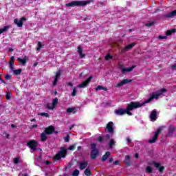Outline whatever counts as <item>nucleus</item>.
Wrapping results in <instances>:
<instances>
[{
  "label": "nucleus",
  "instance_id": "1a4fd4ad",
  "mask_svg": "<svg viewBox=\"0 0 176 176\" xmlns=\"http://www.w3.org/2000/svg\"><path fill=\"white\" fill-rule=\"evenodd\" d=\"M24 21H27V18L22 16L19 21V19H15L14 20V23L16 24L17 27H23Z\"/></svg>",
  "mask_w": 176,
  "mask_h": 176
},
{
  "label": "nucleus",
  "instance_id": "6e6552de",
  "mask_svg": "<svg viewBox=\"0 0 176 176\" xmlns=\"http://www.w3.org/2000/svg\"><path fill=\"white\" fill-rule=\"evenodd\" d=\"M93 76H90L85 81H83L81 84L78 85V87L80 89L87 87L89 83L91 82V79H93Z\"/></svg>",
  "mask_w": 176,
  "mask_h": 176
},
{
  "label": "nucleus",
  "instance_id": "a18cd8bd",
  "mask_svg": "<svg viewBox=\"0 0 176 176\" xmlns=\"http://www.w3.org/2000/svg\"><path fill=\"white\" fill-rule=\"evenodd\" d=\"M153 25H155V22H150L146 24V27H153Z\"/></svg>",
  "mask_w": 176,
  "mask_h": 176
},
{
  "label": "nucleus",
  "instance_id": "bb28decb",
  "mask_svg": "<svg viewBox=\"0 0 176 176\" xmlns=\"http://www.w3.org/2000/svg\"><path fill=\"white\" fill-rule=\"evenodd\" d=\"M135 45H136L135 43H131V44L126 45V46L125 47V49H126V50H130L133 49V47L135 46Z\"/></svg>",
  "mask_w": 176,
  "mask_h": 176
},
{
  "label": "nucleus",
  "instance_id": "bf43d9fd",
  "mask_svg": "<svg viewBox=\"0 0 176 176\" xmlns=\"http://www.w3.org/2000/svg\"><path fill=\"white\" fill-rule=\"evenodd\" d=\"M0 82H1V83H4V84L6 83V82L1 77H0Z\"/></svg>",
  "mask_w": 176,
  "mask_h": 176
},
{
  "label": "nucleus",
  "instance_id": "20e7f679",
  "mask_svg": "<svg viewBox=\"0 0 176 176\" xmlns=\"http://www.w3.org/2000/svg\"><path fill=\"white\" fill-rule=\"evenodd\" d=\"M144 104L146 103H140V102H131L130 104H129L126 107V109H128V110L129 111H133V109H137V108H141V107H142V105H144Z\"/></svg>",
  "mask_w": 176,
  "mask_h": 176
},
{
  "label": "nucleus",
  "instance_id": "6e6d98bb",
  "mask_svg": "<svg viewBox=\"0 0 176 176\" xmlns=\"http://www.w3.org/2000/svg\"><path fill=\"white\" fill-rule=\"evenodd\" d=\"M11 63H14V56H11L10 57V61Z\"/></svg>",
  "mask_w": 176,
  "mask_h": 176
},
{
  "label": "nucleus",
  "instance_id": "f03ea898",
  "mask_svg": "<svg viewBox=\"0 0 176 176\" xmlns=\"http://www.w3.org/2000/svg\"><path fill=\"white\" fill-rule=\"evenodd\" d=\"M166 89H161L158 90L157 94L151 95L149 98L144 102V104H149V102H151L153 100H155H155H159V97H160L162 94H164V93H166Z\"/></svg>",
  "mask_w": 176,
  "mask_h": 176
},
{
  "label": "nucleus",
  "instance_id": "72a5a7b5",
  "mask_svg": "<svg viewBox=\"0 0 176 176\" xmlns=\"http://www.w3.org/2000/svg\"><path fill=\"white\" fill-rule=\"evenodd\" d=\"M116 142L115 140H113V139H111L109 143V148H113V145H115Z\"/></svg>",
  "mask_w": 176,
  "mask_h": 176
},
{
  "label": "nucleus",
  "instance_id": "ddd939ff",
  "mask_svg": "<svg viewBox=\"0 0 176 176\" xmlns=\"http://www.w3.org/2000/svg\"><path fill=\"white\" fill-rule=\"evenodd\" d=\"M53 131H54V127L52 125L47 126L44 130V132L46 133L47 135L53 134Z\"/></svg>",
  "mask_w": 176,
  "mask_h": 176
},
{
  "label": "nucleus",
  "instance_id": "8fccbe9b",
  "mask_svg": "<svg viewBox=\"0 0 176 176\" xmlns=\"http://www.w3.org/2000/svg\"><path fill=\"white\" fill-rule=\"evenodd\" d=\"M65 142H69V135H67L65 138Z\"/></svg>",
  "mask_w": 176,
  "mask_h": 176
},
{
  "label": "nucleus",
  "instance_id": "c03bdc74",
  "mask_svg": "<svg viewBox=\"0 0 176 176\" xmlns=\"http://www.w3.org/2000/svg\"><path fill=\"white\" fill-rule=\"evenodd\" d=\"M76 148V144H73L72 146H69L68 149L69 151H74Z\"/></svg>",
  "mask_w": 176,
  "mask_h": 176
},
{
  "label": "nucleus",
  "instance_id": "680f3d73",
  "mask_svg": "<svg viewBox=\"0 0 176 176\" xmlns=\"http://www.w3.org/2000/svg\"><path fill=\"white\" fill-rule=\"evenodd\" d=\"M135 159H138V157H140V155L138 153H135Z\"/></svg>",
  "mask_w": 176,
  "mask_h": 176
},
{
  "label": "nucleus",
  "instance_id": "0e129e2a",
  "mask_svg": "<svg viewBox=\"0 0 176 176\" xmlns=\"http://www.w3.org/2000/svg\"><path fill=\"white\" fill-rule=\"evenodd\" d=\"M67 85H68V86H70L71 87H72L74 86V84H72V82H69L67 83Z\"/></svg>",
  "mask_w": 176,
  "mask_h": 176
},
{
  "label": "nucleus",
  "instance_id": "774afa93",
  "mask_svg": "<svg viewBox=\"0 0 176 176\" xmlns=\"http://www.w3.org/2000/svg\"><path fill=\"white\" fill-rule=\"evenodd\" d=\"M127 142H129V144L131 142V140L130 138H126Z\"/></svg>",
  "mask_w": 176,
  "mask_h": 176
},
{
  "label": "nucleus",
  "instance_id": "6ab92c4d",
  "mask_svg": "<svg viewBox=\"0 0 176 176\" xmlns=\"http://www.w3.org/2000/svg\"><path fill=\"white\" fill-rule=\"evenodd\" d=\"M157 111H156V110H153L151 112V114L150 116L151 120H153V122H155L156 119H157Z\"/></svg>",
  "mask_w": 176,
  "mask_h": 176
},
{
  "label": "nucleus",
  "instance_id": "052dcab7",
  "mask_svg": "<svg viewBox=\"0 0 176 176\" xmlns=\"http://www.w3.org/2000/svg\"><path fill=\"white\" fill-rule=\"evenodd\" d=\"M45 164H47V166H49V164H52V162H50V161H45Z\"/></svg>",
  "mask_w": 176,
  "mask_h": 176
},
{
  "label": "nucleus",
  "instance_id": "b1692460",
  "mask_svg": "<svg viewBox=\"0 0 176 176\" xmlns=\"http://www.w3.org/2000/svg\"><path fill=\"white\" fill-rule=\"evenodd\" d=\"M46 133H45V131H43L41 134V141L42 142H45L47 140V136L46 135Z\"/></svg>",
  "mask_w": 176,
  "mask_h": 176
},
{
  "label": "nucleus",
  "instance_id": "2eb2a0df",
  "mask_svg": "<svg viewBox=\"0 0 176 176\" xmlns=\"http://www.w3.org/2000/svg\"><path fill=\"white\" fill-rule=\"evenodd\" d=\"M78 164L80 170H85V168L89 166V162H87V161H82L78 162Z\"/></svg>",
  "mask_w": 176,
  "mask_h": 176
},
{
  "label": "nucleus",
  "instance_id": "393cba45",
  "mask_svg": "<svg viewBox=\"0 0 176 176\" xmlns=\"http://www.w3.org/2000/svg\"><path fill=\"white\" fill-rule=\"evenodd\" d=\"M75 109H76L75 107H69L66 109V112L67 113H76Z\"/></svg>",
  "mask_w": 176,
  "mask_h": 176
},
{
  "label": "nucleus",
  "instance_id": "f3484780",
  "mask_svg": "<svg viewBox=\"0 0 176 176\" xmlns=\"http://www.w3.org/2000/svg\"><path fill=\"white\" fill-rule=\"evenodd\" d=\"M124 163L126 164L128 167H130L131 166V156L130 155H126L125 159L124 160Z\"/></svg>",
  "mask_w": 176,
  "mask_h": 176
},
{
  "label": "nucleus",
  "instance_id": "e433bc0d",
  "mask_svg": "<svg viewBox=\"0 0 176 176\" xmlns=\"http://www.w3.org/2000/svg\"><path fill=\"white\" fill-rule=\"evenodd\" d=\"M126 52H127V50L126 49V47L122 48L120 51H119V54H124V53H126Z\"/></svg>",
  "mask_w": 176,
  "mask_h": 176
},
{
  "label": "nucleus",
  "instance_id": "aec40b11",
  "mask_svg": "<svg viewBox=\"0 0 176 176\" xmlns=\"http://www.w3.org/2000/svg\"><path fill=\"white\" fill-rule=\"evenodd\" d=\"M78 52L79 54L80 58L86 57V54H83V48H82L80 46L78 47Z\"/></svg>",
  "mask_w": 176,
  "mask_h": 176
},
{
  "label": "nucleus",
  "instance_id": "c9c22d12",
  "mask_svg": "<svg viewBox=\"0 0 176 176\" xmlns=\"http://www.w3.org/2000/svg\"><path fill=\"white\" fill-rule=\"evenodd\" d=\"M133 111V110H129V109H125V113H126V115H129V116H133V113H131V111Z\"/></svg>",
  "mask_w": 176,
  "mask_h": 176
},
{
  "label": "nucleus",
  "instance_id": "4c0bfd02",
  "mask_svg": "<svg viewBox=\"0 0 176 176\" xmlns=\"http://www.w3.org/2000/svg\"><path fill=\"white\" fill-rule=\"evenodd\" d=\"M37 47L36 48V50H41L42 49V43L41 41L38 42Z\"/></svg>",
  "mask_w": 176,
  "mask_h": 176
},
{
  "label": "nucleus",
  "instance_id": "603ef678",
  "mask_svg": "<svg viewBox=\"0 0 176 176\" xmlns=\"http://www.w3.org/2000/svg\"><path fill=\"white\" fill-rule=\"evenodd\" d=\"M113 164L116 165V166H119V164H120V161L116 160L114 162H113Z\"/></svg>",
  "mask_w": 176,
  "mask_h": 176
},
{
  "label": "nucleus",
  "instance_id": "4468645a",
  "mask_svg": "<svg viewBox=\"0 0 176 176\" xmlns=\"http://www.w3.org/2000/svg\"><path fill=\"white\" fill-rule=\"evenodd\" d=\"M57 104H58V98H55L52 100V105L50 107V106H49V104H47V108L48 109H54V108H56V107L57 106Z\"/></svg>",
  "mask_w": 176,
  "mask_h": 176
},
{
  "label": "nucleus",
  "instance_id": "7ed1b4c3",
  "mask_svg": "<svg viewBox=\"0 0 176 176\" xmlns=\"http://www.w3.org/2000/svg\"><path fill=\"white\" fill-rule=\"evenodd\" d=\"M100 152L98 151V148H97V144L96 143H91V159L92 160H96L97 157H98Z\"/></svg>",
  "mask_w": 176,
  "mask_h": 176
},
{
  "label": "nucleus",
  "instance_id": "338daca9",
  "mask_svg": "<svg viewBox=\"0 0 176 176\" xmlns=\"http://www.w3.org/2000/svg\"><path fill=\"white\" fill-rule=\"evenodd\" d=\"M9 65H14V62H9Z\"/></svg>",
  "mask_w": 176,
  "mask_h": 176
},
{
  "label": "nucleus",
  "instance_id": "e2e57ef3",
  "mask_svg": "<svg viewBox=\"0 0 176 176\" xmlns=\"http://www.w3.org/2000/svg\"><path fill=\"white\" fill-rule=\"evenodd\" d=\"M112 162H113V157H110L109 160V162L112 163Z\"/></svg>",
  "mask_w": 176,
  "mask_h": 176
},
{
  "label": "nucleus",
  "instance_id": "a19ab883",
  "mask_svg": "<svg viewBox=\"0 0 176 176\" xmlns=\"http://www.w3.org/2000/svg\"><path fill=\"white\" fill-rule=\"evenodd\" d=\"M72 175L73 176H78L79 175V170H78V169L74 170L73 171Z\"/></svg>",
  "mask_w": 176,
  "mask_h": 176
},
{
  "label": "nucleus",
  "instance_id": "423d86ee",
  "mask_svg": "<svg viewBox=\"0 0 176 176\" xmlns=\"http://www.w3.org/2000/svg\"><path fill=\"white\" fill-rule=\"evenodd\" d=\"M162 133V128H159L157 129V131L155 132L154 135L152 139H150L148 142L149 144H155L156 142V140H157V137H159V134Z\"/></svg>",
  "mask_w": 176,
  "mask_h": 176
},
{
  "label": "nucleus",
  "instance_id": "f704fd0d",
  "mask_svg": "<svg viewBox=\"0 0 176 176\" xmlns=\"http://www.w3.org/2000/svg\"><path fill=\"white\" fill-rule=\"evenodd\" d=\"M113 58V56L111 55V54H107L105 56V60L108 61V60H112Z\"/></svg>",
  "mask_w": 176,
  "mask_h": 176
},
{
  "label": "nucleus",
  "instance_id": "cd10ccee",
  "mask_svg": "<svg viewBox=\"0 0 176 176\" xmlns=\"http://www.w3.org/2000/svg\"><path fill=\"white\" fill-rule=\"evenodd\" d=\"M14 75L19 76L21 74V72H23V69H18L14 70Z\"/></svg>",
  "mask_w": 176,
  "mask_h": 176
},
{
  "label": "nucleus",
  "instance_id": "5701e85b",
  "mask_svg": "<svg viewBox=\"0 0 176 176\" xmlns=\"http://www.w3.org/2000/svg\"><path fill=\"white\" fill-rule=\"evenodd\" d=\"M58 153L62 157H65V156H67V149H65V148H63L60 151L58 152Z\"/></svg>",
  "mask_w": 176,
  "mask_h": 176
},
{
  "label": "nucleus",
  "instance_id": "f257e3e1",
  "mask_svg": "<svg viewBox=\"0 0 176 176\" xmlns=\"http://www.w3.org/2000/svg\"><path fill=\"white\" fill-rule=\"evenodd\" d=\"M91 2H93V0L89 1H72L70 3H66V8H75V6H86V5H89Z\"/></svg>",
  "mask_w": 176,
  "mask_h": 176
},
{
  "label": "nucleus",
  "instance_id": "a878e982",
  "mask_svg": "<svg viewBox=\"0 0 176 176\" xmlns=\"http://www.w3.org/2000/svg\"><path fill=\"white\" fill-rule=\"evenodd\" d=\"M17 61H19V63H21V64H22L23 65H25V64H27V58H18Z\"/></svg>",
  "mask_w": 176,
  "mask_h": 176
},
{
  "label": "nucleus",
  "instance_id": "9d476101",
  "mask_svg": "<svg viewBox=\"0 0 176 176\" xmlns=\"http://www.w3.org/2000/svg\"><path fill=\"white\" fill-rule=\"evenodd\" d=\"M152 164L159 170L160 173L164 171V166H160V163L153 161Z\"/></svg>",
  "mask_w": 176,
  "mask_h": 176
},
{
  "label": "nucleus",
  "instance_id": "7c9ffc66",
  "mask_svg": "<svg viewBox=\"0 0 176 176\" xmlns=\"http://www.w3.org/2000/svg\"><path fill=\"white\" fill-rule=\"evenodd\" d=\"M174 32H175V29H172V30H167L166 34L167 36H170L174 34Z\"/></svg>",
  "mask_w": 176,
  "mask_h": 176
},
{
  "label": "nucleus",
  "instance_id": "69168bd1",
  "mask_svg": "<svg viewBox=\"0 0 176 176\" xmlns=\"http://www.w3.org/2000/svg\"><path fill=\"white\" fill-rule=\"evenodd\" d=\"M175 68H176V64L173 65L171 66V69H175Z\"/></svg>",
  "mask_w": 176,
  "mask_h": 176
},
{
  "label": "nucleus",
  "instance_id": "09e8293b",
  "mask_svg": "<svg viewBox=\"0 0 176 176\" xmlns=\"http://www.w3.org/2000/svg\"><path fill=\"white\" fill-rule=\"evenodd\" d=\"M5 78L6 79V80H10V79L12 78V76L9 74H7V75H6Z\"/></svg>",
  "mask_w": 176,
  "mask_h": 176
},
{
  "label": "nucleus",
  "instance_id": "37998d69",
  "mask_svg": "<svg viewBox=\"0 0 176 176\" xmlns=\"http://www.w3.org/2000/svg\"><path fill=\"white\" fill-rule=\"evenodd\" d=\"M10 94H12V93H10V91H8L6 93V100H10V98H11Z\"/></svg>",
  "mask_w": 176,
  "mask_h": 176
},
{
  "label": "nucleus",
  "instance_id": "5fc2aeb1",
  "mask_svg": "<svg viewBox=\"0 0 176 176\" xmlns=\"http://www.w3.org/2000/svg\"><path fill=\"white\" fill-rule=\"evenodd\" d=\"M111 137H112V135H109V134H107L106 135V138L107 140H111Z\"/></svg>",
  "mask_w": 176,
  "mask_h": 176
},
{
  "label": "nucleus",
  "instance_id": "c756f323",
  "mask_svg": "<svg viewBox=\"0 0 176 176\" xmlns=\"http://www.w3.org/2000/svg\"><path fill=\"white\" fill-rule=\"evenodd\" d=\"M174 131H175V126H170L169 127V132H168L169 135H171V134H173V133H174Z\"/></svg>",
  "mask_w": 176,
  "mask_h": 176
},
{
  "label": "nucleus",
  "instance_id": "864d4df0",
  "mask_svg": "<svg viewBox=\"0 0 176 176\" xmlns=\"http://www.w3.org/2000/svg\"><path fill=\"white\" fill-rule=\"evenodd\" d=\"M96 90H102V85H98L96 88Z\"/></svg>",
  "mask_w": 176,
  "mask_h": 176
},
{
  "label": "nucleus",
  "instance_id": "3c124183",
  "mask_svg": "<svg viewBox=\"0 0 176 176\" xmlns=\"http://www.w3.org/2000/svg\"><path fill=\"white\" fill-rule=\"evenodd\" d=\"M159 39H167V36H162V35H160L158 36Z\"/></svg>",
  "mask_w": 176,
  "mask_h": 176
},
{
  "label": "nucleus",
  "instance_id": "ea45409f",
  "mask_svg": "<svg viewBox=\"0 0 176 176\" xmlns=\"http://www.w3.org/2000/svg\"><path fill=\"white\" fill-rule=\"evenodd\" d=\"M76 93H77L76 87H74L73 88V91L72 92V97H75V96H76Z\"/></svg>",
  "mask_w": 176,
  "mask_h": 176
},
{
  "label": "nucleus",
  "instance_id": "13d9d810",
  "mask_svg": "<svg viewBox=\"0 0 176 176\" xmlns=\"http://www.w3.org/2000/svg\"><path fill=\"white\" fill-rule=\"evenodd\" d=\"M158 12H160V9H159V8L156 9V10L153 12V14H155V13H157Z\"/></svg>",
  "mask_w": 176,
  "mask_h": 176
},
{
  "label": "nucleus",
  "instance_id": "a211bd4d",
  "mask_svg": "<svg viewBox=\"0 0 176 176\" xmlns=\"http://www.w3.org/2000/svg\"><path fill=\"white\" fill-rule=\"evenodd\" d=\"M135 68V65H132L129 68H123L121 71V73L123 74V75H124L126 72H131V71H133V69H134Z\"/></svg>",
  "mask_w": 176,
  "mask_h": 176
},
{
  "label": "nucleus",
  "instance_id": "412c9836",
  "mask_svg": "<svg viewBox=\"0 0 176 176\" xmlns=\"http://www.w3.org/2000/svg\"><path fill=\"white\" fill-rule=\"evenodd\" d=\"M115 113H116V115H120V116H122L126 114V110L123 109H119L115 111Z\"/></svg>",
  "mask_w": 176,
  "mask_h": 176
},
{
  "label": "nucleus",
  "instance_id": "473e14b6",
  "mask_svg": "<svg viewBox=\"0 0 176 176\" xmlns=\"http://www.w3.org/2000/svg\"><path fill=\"white\" fill-rule=\"evenodd\" d=\"M153 171V169L151 166H146V173H148V174H151V173Z\"/></svg>",
  "mask_w": 176,
  "mask_h": 176
},
{
  "label": "nucleus",
  "instance_id": "4d7b16f0",
  "mask_svg": "<svg viewBox=\"0 0 176 176\" xmlns=\"http://www.w3.org/2000/svg\"><path fill=\"white\" fill-rule=\"evenodd\" d=\"M10 69H11V71H13V72H14V65H10Z\"/></svg>",
  "mask_w": 176,
  "mask_h": 176
},
{
  "label": "nucleus",
  "instance_id": "58836bf2",
  "mask_svg": "<svg viewBox=\"0 0 176 176\" xmlns=\"http://www.w3.org/2000/svg\"><path fill=\"white\" fill-rule=\"evenodd\" d=\"M61 156L59 155L58 153L54 157V160H60L61 159Z\"/></svg>",
  "mask_w": 176,
  "mask_h": 176
},
{
  "label": "nucleus",
  "instance_id": "0eeeda50",
  "mask_svg": "<svg viewBox=\"0 0 176 176\" xmlns=\"http://www.w3.org/2000/svg\"><path fill=\"white\" fill-rule=\"evenodd\" d=\"M106 130L107 133H109L112 135L115 133V129H113V122H109L106 126Z\"/></svg>",
  "mask_w": 176,
  "mask_h": 176
},
{
  "label": "nucleus",
  "instance_id": "9b49d317",
  "mask_svg": "<svg viewBox=\"0 0 176 176\" xmlns=\"http://www.w3.org/2000/svg\"><path fill=\"white\" fill-rule=\"evenodd\" d=\"M61 76V70H58L54 76V80L53 82V86H56L57 85V82H58V79H60Z\"/></svg>",
  "mask_w": 176,
  "mask_h": 176
},
{
  "label": "nucleus",
  "instance_id": "49530a36",
  "mask_svg": "<svg viewBox=\"0 0 176 176\" xmlns=\"http://www.w3.org/2000/svg\"><path fill=\"white\" fill-rule=\"evenodd\" d=\"M14 164H19V158H17V157L14 158Z\"/></svg>",
  "mask_w": 176,
  "mask_h": 176
},
{
  "label": "nucleus",
  "instance_id": "2f4dec72",
  "mask_svg": "<svg viewBox=\"0 0 176 176\" xmlns=\"http://www.w3.org/2000/svg\"><path fill=\"white\" fill-rule=\"evenodd\" d=\"M84 174H85L87 176H90L91 175V170L89 168H87L85 169Z\"/></svg>",
  "mask_w": 176,
  "mask_h": 176
},
{
  "label": "nucleus",
  "instance_id": "4be33fe9",
  "mask_svg": "<svg viewBox=\"0 0 176 176\" xmlns=\"http://www.w3.org/2000/svg\"><path fill=\"white\" fill-rule=\"evenodd\" d=\"M109 156H111V152L107 151L105 154L102 156V159H101L102 162H105L108 160V157H109Z\"/></svg>",
  "mask_w": 176,
  "mask_h": 176
},
{
  "label": "nucleus",
  "instance_id": "dca6fc26",
  "mask_svg": "<svg viewBox=\"0 0 176 176\" xmlns=\"http://www.w3.org/2000/svg\"><path fill=\"white\" fill-rule=\"evenodd\" d=\"M131 82H133V80L124 79L120 83L117 84L116 87H120V86L127 85V83H131Z\"/></svg>",
  "mask_w": 176,
  "mask_h": 176
},
{
  "label": "nucleus",
  "instance_id": "de8ad7c7",
  "mask_svg": "<svg viewBox=\"0 0 176 176\" xmlns=\"http://www.w3.org/2000/svg\"><path fill=\"white\" fill-rule=\"evenodd\" d=\"M98 141L99 142H102L104 141V138H102V136H99V137L98 138Z\"/></svg>",
  "mask_w": 176,
  "mask_h": 176
},
{
  "label": "nucleus",
  "instance_id": "f8f14e48",
  "mask_svg": "<svg viewBox=\"0 0 176 176\" xmlns=\"http://www.w3.org/2000/svg\"><path fill=\"white\" fill-rule=\"evenodd\" d=\"M175 16H176V10L162 16L164 19H173V17H175Z\"/></svg>",
  "mask_w": 176,
  "mask_h": 176
},
{
  "label": "nucleus",
  "instance_id": "79ce46f5",
  "mask_svg": "<svg viewBox=\"0 0 176 176\" xmlns=\"http://www.w3.org/2000/svg\"><path fill=\"white\" fill-rule=\"evenodd\" d=\"M38 115L41 116H45V118H49L50 116L47 113H40Z\"/></svg>",
  "mask_w": 176,
  "mask_h": 176
},
{
  "label": "nucleus",
  "instance_id": "39448f33",
  "mask_svg": "<svg viewBox=\"0 0 176 176\" xmlns=\"http://www.w3.org/2000/svg\"><path fill=\"white\" fill-rule=\"evenodd\" d=\"M27 145L32 149V151H36V148H38V142L35 140H31L28 142Z\"/></svg>",
  "mask_w": 176,
  "mask_h": 176
},
{
  "label": "nucleus",
  "instance_id": "c85d7f7f",
  "mask_svg": "<svg viewBox=\"0 0 176 176\" xmlns=\"http://www.w3.org/2000/svg\"><path fill=\"white\" fill-rule=\"evenodd\" d=\"M8 30H9V26L8 25L4 26L3 28L0 29V34H3V32L8 31Z\"/></svg>",
  "mask_w": 176,
  "mask_h": 176
}]
</instances>
